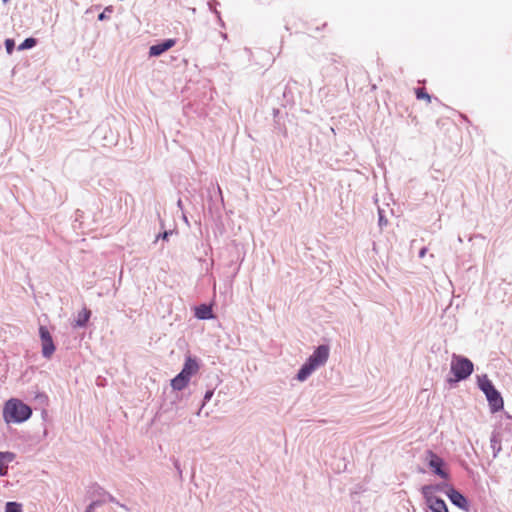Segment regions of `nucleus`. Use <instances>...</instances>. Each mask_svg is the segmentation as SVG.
<instances>
[{
  "instance_id": "1",
  "label": "nucleus",
  "mask_w": 512,
  "mask_h": 512,
  "mask_svg": "<svg viewBox=\"0 0 512 512\" xmlns=\"http://www.w3.org/2000/svg\"><path fill=\"white\" fill-rule=\"evenodd\" d=\"M329 357V348L326 345L319 346L301 367L297 374L299 381H304L317 367L326 363Z\"/></svg>"
},
{
  "instance_id": "2",
  "label": "nucleus",
  "mask_w": 512,
  "mask_h": 512,
  "mask_svg": "<svg viewBox=\"0 0 512 512\" xmlns=\"http://www.w3.org/2000/svg\"><path fill=\"white\" fill-rule=\"evenodd\" d=\"M479 387L486 395L492 413H496L503 408V399L487 376L479 379Z\"/></svg>"
},
{
  "instance_id": "3",
  "label": "nucleus",
  "mask_w": 512,
  "mask_h": 512,
  "mask_svg": "<svg viewBox=\"0 0 512 512\" xmlns=\"http://www.w3.org/2000/svg\"><path fill=\"white\" fill-rule=\"evenodd\" d=\"M451 372L454 374L456 381L466 379L473 372V363L465 357L453 355Z\"/></svg>"
},
{
  "instance_id": "4",
  "label": "nucleus",
  "mask_w": 512,
  "mask_h": 512,
  "mask_svg": "<svg viewBox=\"0 0 512 512\" xmlns=\"http://www.w3.org/2000/svg\"><path fill=\"white\" fill-rule=\"evenodd\" d=\"M31 414V408L15 398L8 400L3 409V416H31Z\"/></svg>"
},
{
  "instance_id": "5",
  "label": "nucleus",
  "mask_w": 512,
  "mask_h": 512,
  "mask_svg": "<svg viewBox=\"0 0 512 512\" xmlns=\"http://www.w3.org/2000/svg\"><path fill=\"white\" fill-rule=\"evenodd\" d=\"M428 467L433 470V472L443 479H448L449 474L442 468L444 465V461L441 457L435 454L433 451H426L425 458Z\"/></svg>"
},
{
  "instance_id": "6",
  "label": "nucleus",
  "mask_w": 512,
  "mask_h": 512,
  "mask_svg": "<svg viewBox=\"0 0 512 512\" xmlns=\"http://www.w3.org/2000/svg\"><path fill=\"white\" fill-rule=\"evenodd\" d=\"M39 335L41 339L42 355L50 359L55 352V345L49 330L45 326H40Z\"/></svg>"
},
{
  "instance_id": "7",
  "label": "nucleus",
  "mask_w": 512,
  "mask_h": 512,
  "mask_svg": "<svg viewBox=\"0 0 512 512\" xmlns=\"http://www.w3.org/2000/svg\"><path fill=\"white\" fill-rule=\"evenodd\" d=\"M448 498L450 499V501L455 505L457 506L458 508L464 510V511H469V503H468V500L466 499L465 496H463L459 491H457L456 489L454 488H450L447 492H446Z\"/></svg>"
},
{
  "instance_id": "8",
  "label": "nucleus",
  "mask_w": 512,
  "mask_h": 512,
  "mask_svg": "<svg viewBox=\"0 0 512 512\" xmlns=\"http://www.w3.org/2000/svg\"><path fill=\"white\" fill-rule=\"evenodd\" d=\"M175 44H176V40L175 39H167V40H165L162 43L152 45L150 47V49H149V55L153 56V57L160 56L161 54H163L167 50H169L172 47H174Z\"/></svg>"
},
{
  "instance_id": "9",
  "label": "nucleus",
  "mask_w": 512,
  "mask_h": 512,
  "mask_svg": "<svg viewBox=\"0 0 512 512\" xmlns=\"http://www.w3.org/2000/svg\"><path fill=\"white\" fill-rule=\"evenodd\" d=\"M199 371V364L196 361V359L188 356L185 360L184 366L182 371L180 372L183 376L187 377L189 380L190 378L197 374Z\"/></svg>"
},
{
  "instance_id": "10",
  "label": "nucleus",
  "mask_w": 512,
  "mask_h": 512,
  "mask_svg": "<svg viewBox=\"0 0 512 512\" xmlns=\"http://www.w3.org/2000/svg\"><path fill=\"white\" fill-rule=\"evenodd\" d=\"M95 493L98 495V496H101L102 499H105V502L106 501H109V502H112V503H115L117 505H119L120 507L128 510V508L126 507V505L124 504H121L117 501V499L112 495L110 494L109 492L105 491L102 487H100L99 485H95Z\"/></svg>"
},
{
  "instance_id": "11",
  "label": "nucleus",
  "mask_w": 512,
  "mask_h": 512,
  "mask_svg": "<svg viewBox=\"0 0 512 512\" xmlns=\"http://www.w3.org/2000/svg\"><path fill=\"white\" fill-rule=\"evenodd\" d=\"M189 381L190 380L187 377H185L181 373H179L176 377H174L171 380V387L174 390L181 391L187 387Z\"/></svg>"
},
{
  "instance_id": "12",
  "label": "nucleus",
  "mask_w": 512,
  "mask_h": 512,
  "mask_svg": "<svg viewBox=\"0 0 512 512\" xmlns=\"http://www.w3.org/2000/svg\"><path fill=\"white\" fill-rule=\"evenodd\" d=\"M435 493H436V488L433 487V484L424 485L421 488V494H422L423 498L425 499L426 504H429L433 500L438 498L435 496Z\"/></svg>"
},
{
  "instance_id": "13",
  "label": "nucleus",
  "mask_w": 512,
  "mask_h": 512,
  "mask_svg": "<svg viewBox=\"0 0 512 512\" xmlns=\"http://www.w3.org/2000/svg\"><path fill=\"white\" fill-rule=\"evenodd\" d=\"M195 316L198 319H211L213 318L212 308L206 304H202L195 309Z\"/></svg>"
},
{
  "instance_id": "14",
  "label": "nucleus",
  "mask_w": 512,
  "mask_h": 512,
  "mask_svg": "<svg viewBox=\"0 0 512 512\" xmlns=\"http://www.w3.org/2000/svg\"><path fill=\"white\" fill-rule=\"evenodd\" d=\"M91 316V311L87 308H83L77 316V319L75 320V327H83L87 324L89 318Z\"/></svg>"
},
{
  "instance_id": "15",
  "label": "nucleus",
  "mask_w": 512,
  "mask_h": 512,
  "mask_svg": "<svg viewBox=\"0 0 512 512\" xmlns=\"http://www.w3.org/2000/svg\"><path fill=\"white\" fill-rule=\"evenodd\" d=\"M427 505L432 512H449L446 503L440 498L433 500Z\"/></svg>"
},
{
  "instance_id": "16",
  "label": "nucleus",
  "mask_w": 512,
  "mask_h": 512,
  "mask_svg": "<svg viewBox=\"0 0 512 512\" xmlns=\"http://www.w3.org/2000/svg\"><path fill=\"white\" fill-rule=\"evenodd\" d=\"M5 512H23L22 505L18 502H7Z\"/></svg>"
},
{
  "instance_id": "17",
  "label": "nucleus",
  "mask_w": 512,
  "mask_h": 512,
  "mask_svg": "<svg viewBox=\"0 0 512 512\" xmlns=\"http://www.w3.org/2000/svg\"><path fill=\"white\" fill-rule=\"evenodd\" d=\"M415 94H416L417 99L426 100L428 103L431 102L430 95L423 88H417L415 90Z\"/></svg>"
},
{
  "instance_id": "18",
  "label": "nucleus",
  "mask_w": 512,
  "mask_h": 512,
  "mask_svg": "<svg viewBox=\"0 0 512 512\" xmlns=\"http://www.w3.org/2000/svg\"><path fill=\"white\" fill-rule=\"evenodd\" d=\"M36 45V39L27 38L19 46V50L30 49Z\"/></svg>"
},
{
  "instance_id": "19",
  "label": "nucleus",
  "mask_w": 512,
  "mask_h": 512,
  "mask_svg": "<svg viewBox=\"0 0 512 512\" xmlns=\"http://www.w3.org/2000/svg\"><path fill=\"white\" fill-rule=\"evenodd\" d=\"M15 454L12 452H0V462H12Z\"/></svg>"
},
{
  "instance_id": "20",
  "label": "nucleus",
  "mask_w": 512,
  "mask_h": 512,
  "mask_svg": "<svg viewBox=\"0 0 512 512\" xmlns=\"http://www.w3.org/2000/svg\"><path fill=\"white\" fill-rule=\"evenodd\" d=\"M4 419L7 424H11V423H22V422L28 420L29 418H4Z\"/></svg>"
},
{
  "instance_id": "21",
  "label": "nucleus",
  "mask_w": 512,
  "mask_h": 512,
  "mask_svg": "<svg viewBox=\"0 0 512 512\" xmlns=\"http://www.w3.org/2000/svg\"><path fill=\"white\" fill-rule=\"evenodd\" d=\"M5 45H6L7 52L11 53L14 48V41L11 39H7L5 42Z\"/></svg>"
},
{
  "instance_id": "22",
  "label": "nucleus",
  "mask_w": 512,
  "mask_h": 512,
  "mask_svg": "<svg viewBox=\"0 0 512 512\" xmlns=\"http://www.w3.org/2000/svg\"><path fill=\"white\" fill-rule=\"evenodd\" d=\"M5 463L6 462H0V476H4L8 473V467Z\"/></svg>"
},
{
  "instance_id": "23",
  "label": "nucleus",
  "mask_w": 512,
  "mask_h": 512,
  "mask_svg": "<svg viewBox=\"0 0 512 512\" xmlns=\"http://www.w3.org/2000/svg\"><path fill=\"white\" fill-rule=\"evenodd\" d=\"M95 509H96V506L93 504V502H91V503L87 506V508H86L85 512H94V510H95Z\"/></svg>"
},
{
  "instance_id": "24",
  "label": "nucleus",
  "mask_w": 512,
  "mask_h": 512,
  "mask_svg": "<svg viewBox=\"0 0 512 512\" xmlns=\"http://www.w3.org/2000/svg\"><path fill=\"white\" fill-rule=\"evenodd\" d=\"M93 504L98 507V506H101L105 503V499H98V500H95V501H92Z\"/></svg>"
},
{
  "instance_id": "25",
  "label": "nucleus",
  "mask_w": 512,
  "mask_h": 512,
  "mask_svg": "<svg viewBox=\"0 0 512 512\" xmlns=\"http://www.w3.org/2000/svg\"><path fill=\"white\" fill-rule=\"evenodd\" d=\"M213 396V391H207L205 394V400H209Z\"/></svg>"
},
{
  "instance_id": "26",
  "label": "nucleus",
  "mask_w": 512,
  "mask_h": 512,
  "mask_svg": "<svg viewBox=\"0 0 512 512\" xmlns=\"http://www.w3.org/2000/svg\"><path fill=\"white\" fill-rule=\"evenodd\" d=\"M444 484H435L433 487L436 488V492L442 491Z\"/></svg>"
},
{
  "instance_id": "27",
  "label": "nucleus",
  "mask_w": 512,
  "mask_h": 512,
  "mask_svg": "<svg viewBox=\"0 0 512 512\" xmlns=\"http://www.w3.org/2000/svg\"><path fill=\"white\" fill-rule=\"evenodd\" d=\"M174 465H175L176 469L179 471V473H181L180 465L177 460L175 461Z\"/></svg>"
},
{
  "instance_id": "28",
  "label": "nucleus",
  "mask_w": 512,
  "mask_h": 512,
  "mask_svg": "<svg viewBox=\"0 0 512 512\" xmlns=\"http://www.w3.org/2000/svg\"><path fill=\"white\" fill-rule=\"evenodd\" d=\"M105 18H106V16H105V13H104V12H102V13H101V14H99V16H98V19H99V20H104Z\"/></svg>"
},
{
  "instance_id": "29",
  "label": "nucleus",
  "mask_w": 512,
  "mask_h": 512,
  "mask_svg": "<svg viewBox=\"0 0 512 512\" xmlns=\"http://www.w3.org/2000/svg\"><path fill=\"white\" fill-rule=\"evenodd\" d=\"M425 253H426V249L424 248L420 251V256L423 257L425 255Z\"/></svg>"
},
{
  "instance_id": "30",
  "label": "nucleus",
  "mask_w": 512,
  "mask_h": 512,
  "mask_svg": "<svg viewBox=\"0 0 512 512\" xmlns=\"http://www.w3.org/2000/svg\"><path fill=\"white\" fill-rule=\"evenodd\" d=\"M167 237H168V232H164L163 235H162V238L163 239H167Z\"/></svg>"
},
{
  "instance_id": "31",
  "label": "nucleus",
  "mask_w": 512,
  "mask_h": 512,
  "mask_svg": "<svg viewBox=\"0 0 512 512\" xmlns=\"http://www.w3.org/2000/svg\"><path fill=\"white\" fill-rule=\"evenodd\" d=\"M8 0H3L4 3H6Z\"/></svg>"
}]
</instances>
